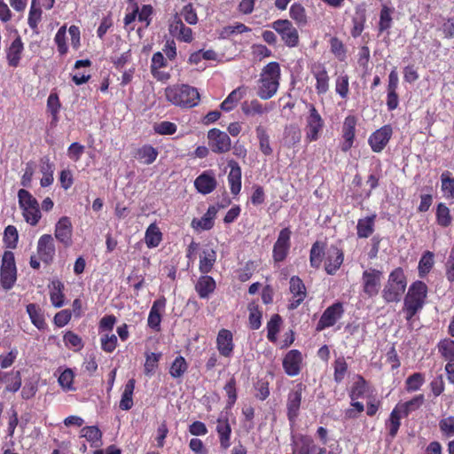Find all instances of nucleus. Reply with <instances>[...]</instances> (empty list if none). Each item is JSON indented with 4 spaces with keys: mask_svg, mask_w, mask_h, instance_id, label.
Segmentation results:
<instances>
[{
    "mask_svg": "<svg viewBox=\"0 0 454 454\" xmlns=\"http://www.w3.org/2000/svg\"><path fill=\"white\" fill-rule=\"evenodd\" d=\"M281 70L278 62L267 64L260 74L258 80L257 96L262 100L273 98L280 84Z\"/></svg>",
    "mask_w": 454,
    "mask_h": 454,
    "instance_id": "obj_1",
    "label": "nucleus"
},
{
    "mask_svg": "<svg viewBox=\"0 0 454 454\" xmlns=\"http://www.w3.org/2000/svg\"><path fill=\"white\" fill-rule=\"evenodd\" d=\"M166 99L176 106L192 108L200 99L198 90L188 84H174L168 86L164 91Z\"/></svg>",
    "mask_w": 454,
    "mask_h": 454,
    "instance_id": "obj_2",
    "label": "nucleus"
},
{
    "mask_svg": "<svg viewBox=\"0 0 454 454\" xmlns=\"http://www.w3.org/2000/svg\"><path fill=\"white\" fill-rule=\"evenodd\" d=\"M427 296V286L423 281L417 280L410 286L408 293L404 297L403 308L405 319L409 323L423 309Z\"/></svg>",
    "mask_w": 454,
    "mask_h": 454,
    "instance_id": "obj_3",
    "label": "nucleus"
},
{
    "mask_svg": "<svg viewBox=\"0 0 454 454\" xmlns=\"http://www.w3.org/2000/svg\"><path fill=\"white\" fill-rule=\"evenodd\" d=\"M407 279L403 268L397 267L393 270L382 290V297L387 303L398 302L405 292Z\"/></svg>",
    "mask_w": 454,
    "mask_h": 454,
    "instance_id": "obj_4",
    "label": "nucleus"
},
{
    "mask_svg": "<svg viewBox=\"0 0 454 454\" xmlns=\"http://www.w3.org/2000/svg\"><path fill=\"white\" fill-rule=\"evenodd\" d=\"M307 108L309 112L306 116V124L304 129L305 140L308 143H311L319 139L325 126V121L315 105L309 103L307 104Z\"/></svg>",
    "mask_w": 454,
    "mask_h": 454,
    "instance_id": "obj_5",
    "label": "nucleus"
},
{
    "mask_svg": "<svg viewBox=\"0 0 454 454\" xmlns=\"http://www.w3.org/2000/svg\"><path fill=\"white\" fill-rule=\"evenodd\" d=\"M306 385L301 382L294 386L287 394L286 417L290 422H294L300 415L302 395L306 390Z\"/></svg>",
    "mask_w": 454,
    "mask_h": 454,
    "instance_id": "obj_6",
    "label": "nucleus"
},
{
    "mask_svg": "<svg viewBox=\"0 0 454 454\" xmlns=\"http://www.w3.org/2000/svg\"><path fill=\"white\" fill-rule=\"evenodd\" d=\"M281 37V40L289 48H294L299 44V33L288 20H277L270 25Z\"/></svg>",
    "mask_w": 454,
    "mask_h": 454,
    "instance_id": "obj_7",
    "label": "nucleus"
},
{
    "mask_svg": "<svg viewBox=\"0 0 454 454\" xmlns=\"http://www.w3.org/2000/svg\"><path fill=\"white\" fill-rule=\"evenodd\" d=\"M208 146L217 154L228 153L231 148V140L229 135L219 129L213 128L207 131Z\"/></svg>",
    "mask_w": 454,
    "mask_h": 454,
    "instance_id": "obj_8",
    "label": "nucleus"
},
{
    "mask_svg": "<svg viewBox=\"0 0 454 454\" xmlns=\"http://www.w3.org/2000/svg\"><path fill=\"white\" fill-rule=\"evenodd\" d=\"M381 278L382 271L380 270L370 268L363 272V292L367 297L372 298L378 295Z\"/></svg>",
    "mask_w": 454,
    "mask_h": 454,
    "instance_id": "obj_9",
    "label": "nucleus"
},
{
    "mask_svg": "<svg viewBox=\"0 0 454 454\" xmlns=\"http://www.w3.org/2000/svg\"><path fill=\"white\" fill-rule=\"evenodd\" d=\"M343 314V304L340 301L334 302L323 312L317 324L316 330L321 332L325 328L333 326L342 317Z\"/></svg>",
    "mask_w": 454,
    "mask_h": 454,
    "instance_id": "obj_10",
    "label": "nucleus"
},
{
    "mask_svg": "<svg viewBox=\"0 0 454 454\" xmlns=\"http://www.w3.org/2000/svg\"><path fill=\"white\" fill-rule=\"evenodd\" d=\"M291 234L292 232L289 228H284L279 231L272 249L274 262L278 263L286 259L291 247Z\"/></svg>",
    "mask_w": 454,
    "mask_h": 454,
    "instance_id": "obj_11",
    "label": "nucleus"
},
{
    "mask_svg": "<svg viewBox=\"0 0 454 454\" xmlns=\"http://www.w3.org/2000/svg\"><path fill=\"white\" fill-rule=\"evenodd\" d=\"M357 125V118L349 114L345 117L341 127V138L340 147L341 152H348L354 145L356 140V127Z\"/></svg>",
    "mask_w": 454,
    "mask_h": 454,
    "instance_id": "obj_12",
    "label": "nucleus"
},
{
    "mask_svg": "<svg viewBox=\"0 0 454 454\" xmlns=\"http://www.w3.org/2000/svg\"><path fill=\"white\" fill-rule=\"evenodd\" d=\"M289 291L292 297L289 300L287 308L289 310H294L305 301L307 288L300 277L293 276L289 280Z\"/></svg>",
    "mask_w": 454,
    "mask_h": 454,
    "instance_id": "obj_13",
    "label": "nucleus"
},
{
    "mask_svg": "<svg viewBox=\"0 0 454 454\" xmlns=\"http://www.w3.org/2000/svg\"><path fill=\"white\" fill-rule=\"evenodd\" d=\"M393 135V129L390 124H386L372 132L369 138L368 144L373 153H381Z\"/></svg>",
    "mask_w": 454,
    "mask_h": 454,
    "instance_id": "obj_14",
    "label": "nucleus"
},
{
    "mask_svg": "<svg viewBox=\"0 0 454 454\" xmlns=\"http://www.w3.org/2000/svg\"><path fill=\"white\" fill-rule=\"evenodd\" d=\"M215 344L220 356L226 358H231L233 356L235 344L233 333L231 330L226 328L220 329L216 336Z\"/></svg>",
    "mask_w": 454,
    "mask_h": 454,
    "instance_id": "obj_15",
    "label": "nucleus"
},
{
    "mask_svg": "<svg viewBox=\"0 0 454 454\" xmlns=\"http://www.w3.org/2000/svg\"><path fill=\"white\" fill-rule=\"evenodd\" d=\"M54 236L65 247L73 244V225L68 216H62L55 225Z\"/></svg>",
    "mask_w": 454,
    "mask_h": 454,
    "instance_id": "obj_16",
    "label": "nucleus"
},
{
    "mask_svg": "<svg viewBox=\"0 0 454 454\" xmlns=\"http://www.w3.org/2000/svg\"><path fill=\"white\" fill-rule=\"evenodd\" d=\"M37 254L41 261L46 264H50L53 262L56 248L53 238L51 234L42 235L37 243Z\"/></svg>",
    "mask_w": 454,
    "mask_h": 454,
    "instance_id": "obj_17",
    "label": "nucleus"
},
{
    "mask_svg": "<svg viewBox=\"0 0 454 454\" xmlns=\"http://www.w3.org/2000/svg\"><path fill=\"white\" fill-rule=\"evenodd\" d=\"M310 72L316 79L315 89L318 95H325L329 90L330 77L326 67L322 63H314Z\"/></svg>",
    "mask_w": 454,
    "mask_h": 454,
    "instance_id": "obj_18",
    "label": "nucleus"
},
{
    "mask_svg": "<svg viewBox=\"0 0 454 454\" xmlns=\"http://www.w3.org/2000/svg\"><path fill=\"white\" fill-rule=\"evenodd\" d=\"M302 356L298 349L288 351L283 358V368L285 372L290 376H297L301 370Z\"/></svg>",
    "mask_w": 454,
    "mask_h": 454,
    "instance_id": "obj_19",
    "label": "nucleus"
},
{
    "mask_svg": "<svg viewBox=\"0 0 454 454\" xmlns=\"http://www.w3.org/2000/svg\"><path fill=\"white\" fill-rule=\"evenodd\" d=\"M168 66V61L162 52L153 53L151 60L150 70L153 77L159 82H167L171 78L169 72L162 71L161 68Z\"/></svg>",
    "mask_w": 454,
    "mask_h": 454,
    "instance_id": "obj_20",
    "label": "nucleus"
},
{
    "mask_svg": "<svg viewBox=\"0 0 454 454\" xmlns=\"http://www.w3.org/2000/svg\"><path fill=\"white\" fill-rule=\"evenodd\" d=\"M166 302V298L161 296L153 301L150 309L147 318V325L155 332H159L160 330V323L162 318L161 313L165 310Z\"/></svg>",
    "mask_w": 454,
    "mask_h": 454,
    "instance_id": "obj_21",
    "label": "nucleus"
},
{
    "mask_svg": "<svg viewBox=\"0 0 454 454\" xmlns=\"http://www.w3.org/2000/svg\"><path fill=\"white\" fill-rule=\"evenodd\" d=\"M217 185V182L212 170L202 172L194 180V186L198 192L207 195L211 193Z\"/></svg>",
    "mask_w": 454,
    "mask_h": 454,
    "instance_id": "obj_22",
    "label": "nucleus"
},
{
    "mask_svg": "<svg viewBox=\"0 0 454 454\" xmlns=\"http://www.w3.org/2000/svg\"><path fill=\"white\" fill-rule=\"evenodd\" d=\"M168 31L181 42L191 43L193 40L192 28L186 27L177 15L175 16L174 20L169 24Z\"/></svg>",
    "mask_w": 454,
    "mask_h": 454,
    "instance_id": "obj_23",
    "label": "nucleus"
},
{
    "mask_svg": "<svg viewBox=\"0 0 454 454\" xmlns=\"http://www.w3.org/2000/svg\"><path fill=\"white\" fill-rule=\"evenodd\" d=\"M344 254L341 249L332 246L327 253L325 270L328 275H334L343 263Z\"/></svg>",
    "mask_w": 454,
    "mask_h": 454,
    "instance_id": "obj_24",
    "label": "nucleus"
},
{
    "mask_svg": "<svg viewBox=\"0 0 454 454\" xmlns=\"http://www.w3.org/2000/svg\"><path fill=\"white\" fill-rule=\"evenodd\" d=\"M228 166L230 167V172L228 174V183L230 186V190L231 194L237 196L241 191V177L242 171L241 168L237 161L234 160H231L228 161Z\"/></svg>",
    "mask_w": 454,
    "mask_h": 454,
    "instance_id": "obj_25",
    "label": "nucleus"
},
{
    "mask_svg": "<svg viewBox=\"0 0 454 454\" xmlns=\"http://www.w3.org/2000/svg\"><path fill=\"white\" fill-rule=\"evenodd\" d=\"M194 288L200 299H208L215 291L216 283L208 274H202L198 278Z\"/></svg>",
    "mask_w": 454,
    "mask_h": 454,
    "instance_id": "obj_26",
    "label": "nucleus"
},
{
    "mask_svg": "<svg viewBox=\"0 0 454 454\" xmlns=\"http://www.w3.org/2000/svg\"><path fill=\"white\" fill-rule=\"evenodd\" d=\"M215 430L218 434L220 447L227 450L231 446V427L227 417L221 416L217 419Z\"/></svg>",
    "mask_w": 454,
    "mask_h": 454,
    "instance_id": "obj_27",
    "label": "nucleus"
},
{
    "mask_svg": "<svg viewBox=\"0 0 454 454\" xmlns=\"http://www.w3.org/2000/svg\"><path fill=\"white\" fill-rule=\"evenodd\" d=\"M293 454H313L316 444L311 436L299 434L293 439Z\"/></svg>",
    "mask_w": 454,
    "mask_h": 454,
    "instance_id": "obj_28",
    "label": "nucleus"
},
{
    "mask_svg": "<svg viewBox=\"0 0 454 454\" xmlns=\"http://www.w3.org/2000/svg\"><path fill=\"white\" fill-rule=\"evenodd\" d=\"M23 51L24 44L20 36L18 35L6 51V59L10 67H17L20 65Z\"/></svg>",
    "mask_w": 454,
    "mask_h": 454,
    "instance_id": "obj_29",
    "label": "nucleus"
},
{
    "mask_svg": "<svg viewBox=\"0 0 454 454\" xmlns=\"http://www.w3.org/2000/svg\"><path fill=\"white\" fill-rule=\"evenodd\" d=\"M217 254L214 248H206L200 254L199 270L201 274L212 271L216 262Z\"/></svg>",
    "mask_w": 454,
    "mask_h": 454,
    "instance_id": "obj_30",
    "label": "nucleus"
},
{
    "mask_svg": "<svg viewBox=\"0 0 454 454\" xmlns=\"http://www.w3.org/2000/svg\"><path fill=\"white\" fill-rule=\"evenodd\" d=\"M376 218L377 215L372 214L357 221L356 235L359 239H367L374 232Z\"/></svg>",
    "mask_w": 454,
    "mask_h": 454,
    "instance_id": "obj_31",
    "label": "nucleus"
},
{
    "mask_svg": "<svg viewBox=\"0 0 454 454\" xmlns=\"http://www.w3.org/2000/svg\"><path fill=\"white\" fill-rule=\"evenodd\" d=\"M158 154V150L153 145H144L136 150L134 153V158L142 164L150 165L156 160Z\"/></svg>",
    "mask_w": 454,
    "mask_h": 454,
    "instance_id": "obj_32",
    "label": "nucleus"
},
{
    "mask_svg": "<svg viewBox=\"0 0 454 454\" xmlns=\"http://www.w3.org/2000/svg\"><path fill=\"white\" fill-rule=\"evenodd\" d=\"M247 94V87L239 86L237 89L233 90L227 98L221 103L220 108L224 112H230L233 110L238 103L245 97Z\"/></svg>",
    "mask_w": 454,
    "mask_h": 454,
    "instance_id": "obj_33",
    "label": "nucleus"
},
{
    "mask_svg": "<svg viewBox=\"0 0 454 454\" xmlns=\"http://www.w3.org/2000/svg\"><path fill=\"white\" fill-rule=\"evenodd\" d=\"M242 113L247 116L262 115L271 110V107L263 106L258 99H252L250 101H244L241 104Z\"/></svg>",
    "mask_w": 454,
    "mask_h": 454,
    "instance_id": "obj_34",
    "label": "nucleus"
},
{
    "mask_svg": "<svg viewBox=\"0 0 454 454\" xmlns=\"http://www.w3.org/2000/svg\"><path fill=\"white\" fill-rule=\"evenodd\" d=\"M424 395L420 394L418 395H415L411 400L404 402V403H399L395 406V409L403 416V417H408L410 413L412 411H417L424 403Z\"/></svg>",
    "mask_w": 454,
    "mask_h": 454,
    "instance_id": "obj_35",
    "label": "nucleus"
},
{
    "mask_svg": "<svg viewBox=\"0 0 454 454\" xmlns=\"http://www.w3.org/2000/svg\"><path fill=\"white\" fill-rule=\"evenodd\" d=\"M31 323L38 329L44 330L47 327L44 314L38 304L29 303L26 307Z\"/></svg>",
    "mask_w": 454,
    "mask_h": 454,
    "instance_id": "obj_36",
    "label": "nucleus"
},
{
    "mask_svg": "<svg viewBox=\"0 0 454 454\" xmlns=\"http://www.w3.org/2000/svg\"><path fill=\"white\" fill-rule=\"evenodd\" d=\"M136 386V380L134 378L129 379L125 386L124 390L121 394L119 407L122 411H129L133 407V393Z\"/></svg>",
    "mask_w": 454,
    "mask_h": 454,
    "instance_id": "obj_37",
    "label": "nucleus"
},
{
    "mask_svg": "<svg viewBox=\"0 0 454 454\" xmlns=\"http://www.w3.org/2000/svg\"><path fill=\"white\" fill-rule=\"evenodd\" d=\"M50 300L55 308H61L65 304V295L63 293L64 284L59 280H53L50 286Z\"/></svg>",
    "mask_w": 454,
    "mask_h": 454,
    "instance_id": "obj_38",
    "label": "nucleus"
},
{
    "mask_svg": "<svg viewBox=\"0 0 454 454\" xmlns=\"http://www.w3.org/2000/svg\"><path fill=\"white\" fill-rule=\"evenodd\" d=\"M162 240V233L155 223H151L145 233V242L148 248L157 247Z\"/></svg>",
    "mask_w": 454,
    "mask_h": 454,
    "instance_id": "obj_39",
    "label": "nucleus"
},
{
    "mask_svg": "<svg viewBox=\"0 0 454 454\" xmlns=\"http://www.w3.org/2000/svg\"><path fill=\"white\" fill-rule=\"evenodd\" d=\"M283 320L279 314H274L268 321L267 328V339L272 343H276L278 340V333L280 331Z\"/></svg>",
    "mask_w": 454,
    "mask_h": 454,
    "instance_id": "obj_40",
    "label": "nucleus"
},
{
    "mask_svg": "<svg viewBox=\"0 0 454 454\" xmlns=\"http://www.w3.org/2000/svg\"><path fill=\"white\" fill-rule=\"evenodd\" d=\"M394 13V8H390L386 4H383L380 12V20L378 23L379 33H383L391 28L393 24L392 14Z\"/></svg>",
    "mask_w": 454,
    "mask_h": 454,
    "instance_id": "obj_41",
    "label": "nucleus"
},
{
    "mask_svg": "<svg viewBox=\"0 0 454 454\" xmlns=\"http://www.w3.org/2000/svg\"><path fill=\"white\" fill-rule=\"evenodd\" d=\"M325 255V245L319 241L313 243L309 252V263L314 269H319Z\"/></svg>",
    "mask_w": 454,
    "mask_h": 454,
    "instance_id": "obj_42",
    "label": "nucleus"
},
{
    "mask_svg": "<svg viewBox=\"0 0 454 454\" xmlns=\"http://www.w3.org/2000/svg\"><path fill=\"white\" fill-rule=\"evenodd\" d=\"M435 218L438 225L443 228L449 227L452 223L450 208L445 203L440 202L436 206Z\"/></svg>",
    "mask_w": 454,
    "mask_h": 454,
    "instance_id": "obj_43",
    "label": "nucleus"
},
{
    "mask_svg": "<svg viewBox=\"0 0 454 454\" xmlns=\"http://www.w3.org/2000/svg\"><path fill=\"white\" fill-rule=\"evenodd\" d=\"M438 352L447 363L454 362V340L445 338L437 344Z\"/></svg>",
    "mask_w": 454,
    "mask_h": 454,
    "instance_id": "obj_44",
    "label": "nucleus"
},
{
    "mask_svg": "<svg viewBox=\"0 0 454 454\" xmlns=\"http://www.w3.org/2000/svg\"><path fill=\"white\" fill-rule=\"evenodd\" d=\"M441 190L447 200H454V177L448 170L441 174Z\"/></svg>",
    "mask_w": 454,
    "mask_h": 454,
    "instance_id": "obj_45",
    "label": "nucleus"
},
{
    "mask_svg": "<svg viewBox=\"0 0 454 454\" xmlns=\"http://www.w3.org/2000/svg\"><path fill=\"white\" fill-rule=\"evenodd\" d=\"M403 416L394 408L390 412L389 418L386 420L385 426L388 435L394 439L401 427V419Z\"/></svg>",
    "mask_w": 454,
    "mask_h": 454,
    "instance_id": "obj_46",
    "label": "nucleus"
},
{
    "mask_svg": "<svg viewBox=\"0 0 454 454\" xmlns=\"http://www.w3.org/2000/svg\"><path fill=\"white\" fill-rule=\"evenodd\" d=\"M333 380L336 383L340 384L345 379L348 372V365L344 356L337 357L333 364Z\"/></svg>",
    "mask_w": 454,
    "mask_h": 454,
    "instance_id": "obj_47",
    "label": "nucleus"
},
{
    "mask_svg": "<svg viewBox=\"0 0 454 454\" xmlns=\"http://www.w3.org/2000/svg\"><path fill=\"white\" fill-rule=\"evenodd\" d=\"M188 370V364L182 356H176L169 367V374L174 379L183 377Z\"/></svg>",
    "mask_w": 454,
    "mask_h": 454,
    "instance_id": "obj_48",
    "label": "nucleus"
},
{
    "mask_svg": "<svg viewBox=\"0 0 454 454\" xmlns=\"http://www.w3.org/2000/svg\"><path fill=\"white\" fill-rule=\"evenodd\" d=\"M426 381L425 374L422 372H414L405 380V390L409 393L418 391Z\"/></svg>",
    "mask_w": 454,
    "mask_h": 454,
    "instance_id": "obj_49",
    "label": "nucleus"
},
{
    "mask_svg": "<svg viewBox=\"0 0 454 454\" xmlns=\"http://www.w3.org/2000/svg\"><path fill=\"white\" fill-rule=\"evenodd\" d=\"M61 107L59 98L57 93L51 92L47 98V111L51 115V124L59 121V113Z\"/></svg>",
    "mask_w": 454,
    "mask_h": 454,
    "instance_id": "obj_50",
    "label": "nucleus"
},
{
    "mask_svg": "<svg viewBox=\"0 0 454 454\" xmlns=\"http://www.w3.org/2000/svg\"><path fill=\"white\" fill-rule=\"evenodd\" d=\"M81 436L84 437L91 445L98 446L101 442L102 432L97 426H86L81 430Z\"/></svg>",
    "mask_w": 454,
    "mask_h": 454,
    "instance_id": "obj_51",
    "label": "nucleus"
},
{
    "mask_svg": "<svg viewBox=\"0 0 454 454\" xmlns=\"http://www.w3.org/2000/svg\"><path fill=\"white\" fill-rule=\"evenodd\" d=\"M161 353L147 352L145 353V362L144 364V372L146 376L154 374L159 366V362L161 358Z\"/></svg>",
    "mask_w": 454,
    "mask_h": 454,
    "instance_id": "obj_52",
    "label": "nucleus"
},
{
    "mask_svg": "<svg viewBox=\"0 0 454 454\" xmlns=\"http://www.w3.org/2000/svg\"><path fill=\"white\" fill-rule=\"evenodd\" d=\"M255 132H256V137L259 140V145H260L261 152L266 156L270 155L272 153V148L270 146V137H269V135L267 134L265 128L259 125L256 127Z\"/></svg>",
    "mask_w": 454,
    "mask_h": 454,
    "instance_id": "obj_53",
    "label": "nucleus"
},
{
    "mask_svg": "<svg viewBox=\"0 0 454 454\" xmlns=\"http://www.w3.org/2000/svg\"><path fill=\"white\" fill-rule=\"evenodd\" d=\"M434 253H432L430 251H426L422 254V256L419 262L418 270H419V277L420 278L426 277L430 272L432 268L434 267Z\"/></svg>",
    "mask_w": 454,
    "mask_h": 454,
    "instance_id": "obj_54",
    "label": "nucleus"
},
{
    "mask_svg": "<svg viewBox=\"0 0 454 454\" xmlns=\"http://www.w3.org/2000/svg\"><path fill=\"white\" fill-rule=\"evenodd\" d=\"M365 20V10H357L356 12V16L352 18L353 27L350 33L354 38H356L361 35L364 28Z\"/></svg>",
    "mask_w": 454,
    "mask_h": 454,
    "instance_id": "obj_55",
    "label": "nucleus"
},
{
    "mask_svg": "<svg viewBox=\"0 0 454 454\" xmlns=\"http://www.w3.org/2000/svg\"><path fill=\"white\" fill-rule=\"evenodd\" d=\"M42 10L38 6L37 0H31V6L28 13L27 23L29 27L35 31L42 19Z\"/></svg>",
    "mask_w": 454,
    "mask_h": 454,
    "instance_id": "obj_56",
    "label": "nucleus"
},
{
    "mask_svg": "<svg viewBox=\"0 0 454 454\" xmlns=\"http://www.w3.org/2000/svg\"><path fill=\"white\" fill-rule=\"evenodd\" d=\"M18 199L22 211L39 207L37 200L25 189H20L18 192Z\"/></svg>",
    "mask_w": 454,
    "mask_h": 454,
    "instance_id": "obj_57",
    "label": "nucleus"
},
{
    "mask_svg": "<svg viewBox=\"0 0 454 454\" xmlns=\"http://www.w3.org/2000/svg\"><path fill=\"white\" fill-rule=\"evenodd\" d=\"M3 240L7 248H16L19 241V233L14 225H8L5 227Z\"/></svg>",
    "mask_w": 454,
    "mask_h": 454,
    "instance_id": "obj_58",
    "label": "nucleus"
},
{
    "mask_svg": "<svg viewBox=\"0 0 454 454\" xmlns=\"http://www.w3.org/2000/svg\"><path fill=\"white\" fill-rule=\"evenodd\" d=\"M330 51L340 61H344L347 58V48L338 37L333 36L329 41Z\"/></svg>",
    "mask_w": 454,
    "mask_h": 454,
    "instance_id": "obj_59",
    "label": "nucleus"
},
{
    "mask_svg": "<svg viewBox=\"0 0 454 454\" xmlns=\"http://www.w3.org/2000/svg\"><path fill=\"white\" fill-rule=\"evenodd\" d=\"M335 91L341 98H348L349 92V78L348 74H341L336 78Z\"/></svg>",
    "mask_w": 454,
    "mask_h": 454,
    "instance_id": "obj_60",
    "label": "nucleus"
},
{
    "mask_svg": "<svg viewBox=\"0 0 454 454\" xmlns=\"http://www.w3.org/2000/svg\"><path fill=\"white\" fill-rule=\"evenodd\" d=\"M63 340L67 348H73L75 351L81 350L84 346L82 339L77 333L72 331H67L64 334Z\"/></svg>",
    "mask_w": 454,
    "mask_h": 454,
    "instance_id": "obj_61",
    "label": "nucleus"
},
{
    "mask_svg": "<svg viewBox=\"0 0 454 454\" xmlns=\"http://www.w3.org/2000/svg\"><path fill=\"white\" fill-rule=\"evenodd\" d=\"M249 317L248 323L251 330H258L262 325V312L257 305L248 307Z\"/></svg>",
    "mask_w": 454,
    "mask_h": 454,
    "instance_id": "obj_62",
    "label": "nucleus"
},
{
    "mask_svg": "<svg viewBox=\"0 0 454 454\" xmlns=\"http://www.w3.org/2000/svg\"><path fill=\"white\" fill-rule=\"evenodd\" d=\"M74 373L70 368L65 369L59 375L58 382L65 391L74 390Z\"/></svg>",
    "mask_w": 454,
    "mask_h": 454,
    "instance_id": "obj_63",
    "label": "nucleus"
},
{
    "mask_svg": "<svg viewBox=\"0 0 454 454\" xmlns=\"http://www.w3.org/2000/svg\"><path fill=\"white\" fill-rule=\"evenodd\" d=\"M290 17L300 26L307 24L305 8L301 4H294L290 7Z\"/></svg>",
    "mask_w": 454,
    "mask_h": 454,
    "instance_id": "obj_64",
    "label": "nucleus"
}]
</instances>
